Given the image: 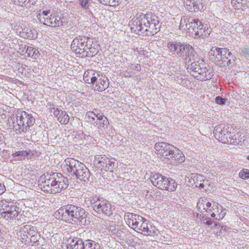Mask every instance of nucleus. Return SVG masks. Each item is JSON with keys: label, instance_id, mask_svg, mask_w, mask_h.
Returning <instances> with one entry per match:
<instances>
[{"label": "nucleus", "instance_id": "obj_8", "mask_svg": "<svg viewBox=\"0 0 249 249\" xmlns=\"http://www.w3.org/2000/svg\"><path fill=\"white\" fill-rule=\"evenodd\" d=\"M115 159H110L106 155H96L95 156L94 165L101 170L112 171L117 165Z\"/></svg>", "mask_w": 249, "mask_h": 249}, {"label": "nucleus", "instance_id": "obj_2", "mask_svg": "<svg viewBox=\"0 0 249 249\" xmlns=\"http://www.w3.org/2000/svg\"><path fill=\"white\" fill-rule=\"evenodd\" d=\"M88 213L82 208L74 205H67L61 207L55 213L56 218L66 222L85 225Z\"/></svg>", "mask_w": 249, "mask_h": 249}, {"label": "nucleus", "instance_id": "obj_51", "mask_svg": "<svg viewBox=\"0 0 249 249\" xmlns=\"http://www.w3.org/2000/svg\"><path fill=\"white\" fill-rule=\"evenodd\" d=\"M122 0H110L108 3L109 6H116L122 2Z\"/></svg>", "mask_w": 249, "mask_h": 249}, {"label": "nucleus", "instance_id": "obj_17", "mask_svg": "<svg viewBox=\"0 0 249 249\" xmlns=\"http://www.w3.org/2000/svg\"><path fill=\"white\" fill-rule=\"evenodd\" d=\"M188 178V182L190 185L201 188H204L206 186L204 184V177L200 175L192 173L189 175Z\"/></svg>", "mask_w": 249, "mask_h": 249}, {"label": "nucleus", "instance_id": "obj_44", "mask_svg": "<svg viewBox=\"0 0 249 249\" xmlns=\"http://www.w3.org/2000/svg\"><path fill=\"white\" fill-rule=\"evenodd\" d=\"M94 43H98L94 41L93 39L87 36V39L86 40V43L85 44V53L87 52V51H89L90 49H91V47L94 45L93 44H94Z\"/></svg>", "mask_w": 249, "mask_h": 249}, {"label": "nucleus", "instance_id": "obj_4", "mask_svg": "<svg viewBox=\"0 0 249 249\" xmlns=\"http://www.w3.org/2000/svg\"><path fill=\"white\" fill-rule=\"evenodd\" d=\"M150 179L152 184L160 189L174 191L177 187V183L174 180L163 176L159 173L151 175Z\"/></svg>", "mask_w": 249, "mask_h": 249}, {"label": "nucleus", "instance_id": "obj_63", "mask_svg": "<svg viewBox=\"0 0 249 249\" xmlns=\"http://www.w3.org/2000/svg\"><path fill=\"white\" fill-rule=\"evenodd\" d=\"M247 159L249 160V155L247 157Z\"/></svg>", "mask_w": 249, "mask_h": 249}, {"label": "nucleus", "instance_id": "obj_25", "mask_svg": "<svg viewBox=\"0 0 249 249\" xmlns=\"http://www.w3.org/2000/svg\"><path fill=\"white\" fill-rule=\"evenodd\" d=\"M212 203L209 202L207 198L201 197L198 199L197 203V207L199 212L201 213H211Z\"/></svg>", "mask_w": 249, "mask_h": 249}, {"label": "nucleus", "instance_id": "obj_28", "mask_svg": "<svg viewBox=\"0 0 249 249\" xmlns=\"http://www.w3.org/2000/svg\"><path fill=\"white\" fill-rule=\"evenodd\" d=\"M85 241L81 239H71L67 246V249H84Z\"/></svg>", "mask_w": 249, "mask_h": 249}, {"label": "nucleus", "instance_id": "obj_64", "mask_svg": "<svg viewBox=\"0 0 249 249\" xmlns=\"http://www.w3.org/2000/svg\"><path fill=\"white\" fill-rule=\"evenodd\" d=\"M26 45H25L24 47V49H26Z\"/></svg>", "mask_w": 249, "mask_h": 249}, {"label": "nucleus", "instance_id": "obj_1", "mask_svg": "<svg viewBox=\"0 0 249 249\" xmlns=\"http://www.w3.org/2000/svg\"><path fill=\"white\" fill-rule=\"evenodd\" d=\"M160 27L159 18L152 13H147L140 15L134 20L131 30L137 34L141 32L149 36L157 34Z\"/></svg>", "mask_w": 249, "mask_h": 249}, {"label": "nucleus", "instance_id": "obj_57", "mask_svg": "<svg viewBox=\"0 0 249 249\" xmlns=\"http://www.w3.org/2000/svg\"><path fill=\"white\" fill-rule=\"evenodd\" d=\"M5 191V188L4 185L0 183V195L3 194Z\"/></svg>", "mask_w": 249, "mask_h": 249}, {"label": "nucleus", "instance_id": "obj_48", "mask_svg": "<svg viewBox=\"0 0 249 249\" xmlns=\"http://www.w3.org/2000/svg\"><path fill=\"white\" fill-rule=\"evenodd\" d=\"M12 2L16 5L24 7L27 6V0H11Z\"/></svg>", "mask_w": 249, "mask_h": 249}, {"label": "nucleus", "instance_id": "obj_46", "mask_svg": "<svg viewBox=\"0 0 249 249\" xmlns=\"http://www.w3.org/2000/svg\"><path fill=\"white\" fill-rule=\"evenodd\" d=\"M159 233V231L156 229L155 227H152L151 225L149 224V228L148 230V233H147L146 235L154 236L155 235H157Z\"/></svg>", "mask_w": 249, "mask_h": 249}, {"label": "nucleus", "instance_id": "obj_62", "mask_svg": "<svg viewBox=\"0 0 249 249\" xmlns=\"http://www.w3.org/2000/svg\"><path fill=\"white\" fill-rule=\"evenodd\" d=\"M205 182H206V184L207 185V180H206V181L205 180L204 183H205Z\"/></svg>", "mask_w": 249, "mask_h": 249}, {"label": "nucleus", "instance_id": "obj_39", "mask_svg": "<svg viewBox=\"0 0 249 249\" xmlns=\"http://www.w3.org/2000/svg\"><path fill=\"white\" fill-rule=\"evenodd\" d=\"M57 120L61 124H67L69 121V117L66 112L61 111L60 115L58 116Z\"/></svg>", "mask_w": 249, "mask_h": 249}, {"label": "nucleus", "instance_id": "obj_38", "mask_svg": "<svg viewBox=\"0 0 249 249\" xmlns=\"http://www.w3.org/2000/svg\"><path fill=\"white\" fill-rule=\"evenodd\" d=\"M24 231H26V234H27L28 237L29 239L38 232L36 228L35 227L31 226L30 225H25L24 226Z\"/></svg>", "mask_w": 249, "mask_h": 249}, {"label": "nucleus", "instance_id": "obj_22", "mask_svg": "<svg viewBox=\"0 0 249 249\" xmlns=\"http://www.w3.org/2000/svg\"><path fill=\"white\" fill-rule=\"evenodd\" d=\"M183 2L186 9L191 12H197L203 8L202 3L195 0H183Z\"/></svg>", "mask_w": 249, "mask_h": 249}, {"label": "nucleus", "instance_id": "obj_36", "mask_svg": "<svg viewBox=\"0 0 249 249\" xmlns=\"http://www.w3.org/2000/svg\"><path fill=\"white\" fill-rule=\"evenodd\" d=\"M202 220H203L204 224H206L208 225H212L213 223H214V229H216L217 230H219L220 233L221 234L222 233V230H223L224 226L221 225L219 223H215L210 218L208 217L205 218L204 216H203Z\"/></svg>", "mask_w": 249, "mask_h": 249}, {"label": "nucleus", "instance_id": "obj_60", "mask_svg": "<svg viewBox=\"0 0 249 249\" xmlns=\"http://www.w3.org/2000/svg\"><path fill=\"white\" fill-rule=\"evenodd\" d=\"M3 142V137L2 136V134L0 133V145Z\"/></svg>", "mask_w": 249, "mask_h": 249}, {"label": "nucleus", "instance_id": "obj_33", "mask_svg": "<svg viewBox=\"0 0 249 249\" xmlns=\"http://www.w3.org/2000/svg\"><path fill=\"white\" fill-rule=\"evenodd\" d=\"M96 76L93 71H87L84 74L83 80L88 84H92L95 79Z\"/></svg>", "mask_w": 249, "mask_h": 249}, {"label": "nucleus", "instance_id": "obj_11", "mask_svg": "<svg viewBox=\"0 0 249 249\" xmlns=\"http://www.w3.org/2000/svg\"><path fill=\"white\" fill-rule=\"evenodd\" d=\"M154 147L156 154L166 162L167 158L169 157L173 150L176 149L172 145L164 142H156Z\"/></svg>", "mask_w": 249, "mask_h": 249}, {"label": "nucleus", "instance_id": "obj_47", "mask_svg": "<svg viewBox=\"0 0 249 249\" xmlns=\"http://www.w3.org/2000/svg\"><path fill=\"white\" fill-rule=\"evenodd\" d=\"M78 1L81 7L85 9H89L91 4L90 0H78Z\"/></svg>", "mask_w": 249, "mask_h": 249}, {"label": "nucleus", "instance_id": "obj_35", "mask_svg": "<svg viewBox=\"0 0 249 249\" xmlns=\"http://www.w3.org/2000/svg\"><path fill=\"white\" fill-rule=\"evenodd\" d=\"M89 51L85 53V56L92 57L96 55L101 49L99 43H94Z\"/></svg>", "mask_w": 249, "mask_h": 249}, {"label": "nucleus", "instance_id": "obj_6", "mask_svg": "<svg viewBox=\"0 0 249 249\" xmlns=\"http://www.w3.org/2000/svg\"><path fill=\"white\" fill-rule=\"evenodd\" d=\"M0 211H2L0 215L6 220L17 218L20 209L13 202L2 200L0 203Z\"/></svg>", "mask_w": 249, "mask_h": 249}, {"label": "nucleus", "instance_id": "obj_34", "mask_svg": "<svg viewBox=\"0 0 249 249\" xmlns=\"http://www.w3.org/2000/svg\"><path fill=\"white\" fill-rule=\"evenodd\" d=\"M146 220H142V222H141V225H138V227L134 229L136 231L138 232H140L144 235H146L147 233H148V230L149 228V224H148L146 222Z\"/></svg>", "mask_w": 249, "mask_h": 249}, {"label": "nucleus", "instance_id": "obj_26", "mask_svg": "<svg viewBox=\"0 0 249 249\" xmlns=\"http://www.w3.org/2000/svg\"><path fill=\"white\" fill-rule=\"evenodd\" d=\"M167 46L171 53L177 54L180 56L183 44L176 41L168 42Z\"/></svg>", "mask_w": 249, "mask_h": 249}, {"label": "nucleus", "instance_id": "obj_53", "mask_svg": "<svg viewBox=\"0 0 249 249\" xmlns=\"http://www.w3.org/2000/svg\"><path fill=\"white\" fill-rule=\"evenodd\" d=\"M215 102L219 105H224L226 103V100L220 96H217L215 98Z\"/></svg>", "mask_w": 249, "mask_h": 249}, {"label": "nucleus", "instance_id": "obj_20", "mask_svg": "<svg viewBox=\"0 0 249 249\" xmlns=\"http://www.w3.org/2000/svg\"><path fill=\"white\" fill-rule=\"evenodd\" d=\"M77 178L83 181L89 180L90 177V173L89 169L83 163L80 164V167L74 174Z\"/></svg>", "mask_w": 249, "mask_h": 249}, {"label": "nucleus", "instance_id": "obj_27", "mask_svg": "<svg viewBox=\"0 0 249 249\" xmlns=\"http://www.w3.org/2000/svg\"><path fill=\"white\" fill-rule=\"evenodd\" d=\"M64 18H61L60 17L56 16L52 18H50L49 19H47L45 21L46 22L45 24L52 26V27H59L64 25V22L63 21Z\"/></svg>", "mask_w": 249, "mask_h": 249}, {"label": "nucleus", "instance_id": "obj_55", "mask_svg": "<svg viewBox=\"0 0 249 249\" xmlns=\"http://www.w3.org/2000/svg\"><path fill=\"white\" fill-rule=\"evenodd\" d=\"M53 113L54 115L55 116V117L57 118V119H58V116H59L60 115V113H61V112L62 110L59 109L57 108H53Z\"/></svg>", "mask_w": 249, "mask_h": 249}, {"label": "nucleus", "instance_id": "obj_16", "mask_svg": "<svg viewBox=\"0 0 249 249\" xmlns=\"http://www.w3.org/2000/svg\"><path fill=\"white\" fill-rule=\"evenodd\" d=\"M124 219L129 227L135 229L142 220L145 219L142 216L133 213H127L124 215Z\"/></svg>", "mask_w": 249, "mask_h": 249}, {"label": "nucleus", "instance_id": "obj_50", "mask_svg": "<svg viewBox=\"0 0 249 249\" xmlns=\"http://www.w3.org/2000/svg\"><path fill=\"white\" fill-rule=\"evenodd\" d=\"M40 238V235L37 232L35 235H33L31 238L29 239V244L30 243H36L38 242Z\"/></svg>", "mask_w": 249, "mask_h": 249}, {"label": "nucleus", "instance_id": "obj_14", "mask_svg": "<svg viewBox=\"0 0 249 249\" xmlns=\"http://www.w3.org/2000/svg\"><path fill=\"white\" fill-rule=\"evenodd\" d=\"M203 62L202 59H200L197 56L193 59L189 58V59L186 62L188 71L191 73L192 76L198 77L199 76V75H198V70L203 66Z\"/></svg>", "mask_w": 249, "mask_h": 249}, {"label": "nucleus", "instance_id": "obj_29", "mask_svg": "<svg viewBox=\"0 0 249 249\" xmlns=\"http://www.w3.org/2000/svg\"><path fill=\"white\" fill-rule=\"evenodd\" d=\"M198 77H196L197 79L201 80H207L211 79L213 74L209 70L206 69V67L204 68L203 66L199 69L198 71Z\"/></svg>", "mask_w": 249, "mask_h": 249}, {"label": "nucleus", "instance_id": "obj_24", "mask_svg": "<svg viewBox=\"0 0 249 249\" xmlns=\"http://www.w3.org/2000/svg\"><path fill=\"white\" fill-rule=\"evenodd\" d=\"M196 53L193 48L188 44H183L182 48V52H181L180 56L186 57L185 58L186 62L188 61L189 58L193 59V58L197 56Z\"/></svg>", "mask_w": 249, "mask_h": 249}, {"label": "nucleus", "instance_id": "obj_32", "mask_svg": "<svg viewBox=\"0 0 249 249\" xmlns=\"http://www.w3.org/2000/svg\"><path fill=\"white\" fill-rule=\"evenodd\" d=\"M100 113L97 109H95L93 111H89L86 113V119L88 123L91 124H95L97 122L96 121L97 116H99Z\"/></svg>", "mask_w": 249, "mask_h": 249}, {"label": "nucleus", "instance_id": "obj_58", "mask_svg": "<svg viewBox=\"0 0 249 249\" xmlns=\"http://www.w3.org/2000/svg\"><path fill=\"white\" fill-rule=\"evenodd\" d=\"M108 231H110L112 233H115L116 232L115 228L113 225L110 226V227L108 228Z\"/></svg>", "mask_w": 249, "mask_h": 249}, {"label": "nucleus", "instance_id": "obj_52", "mask_svg": "<svg viewBox=\"0 0 249 249\" xmlns=\"http://www.w3.org/2000/svg\"><path fill=\"white\" fill-rule=\"evenodd\" d=\"M234 60H231V59H225L223 60V61L220 63V65H222L223 66H228L231 65L233 64Z\"/></svg>", "mask_w": 249, "mask_h": 249}, {"label": "nucleus", "instance_id": "obj_43", "mask_svg": "<svg viewBox=\"0 0 249 249\" xmlns=\"http://www.w3.org/2000/svg\"><path fill=\"white\" fill-rule=\"evenodd\" d=\"M26 53H27L28 57H33V56L36 55L38 53V51L31 46H27L26 48Z\"/></svg>", "mask_w": 249, "mask_h": 249}, {"label": "nucleus", "instance_id": "obj_23", "mask_svg": "<svg viewBox=\"0 0 249 249\" xmlns=\"http://www.w3.org/2000/svg\"><path fill=\"white\" fill-rule=\"evenodd\" d=\"M185 156L182 153H179L178 151L173 150L169 157L167 158L166 162L168 163L175 164L178 163H181L185 160Z\"/></svg>", "mask_w": 249, "mask_h": 249}, {"label": "nucleus", "instance_id": "obj_21", "mask_svg": "<svg viewBox=\"0 0 249 249\" xmlns=\"http://www.w3.org/2000/svg\"><path fill=\"white\" fill-rule=\"evenodd\" d=\"M67 165V170L71 175L73 176L83 163L73 158H68L64 161Z\"/></svg>", "mask_w": 249, "mask_h": 249}, {"label": "nucleus", "instance_id": "obj_18", "mask_svg": "<svg viewBox=\"0 0 249 249\" xmlns=\"http://www.w3.org/2000/svg\"><path fill=\"white\" fill-rule=\"evenodd\" d=\"M226 209H223L222 206L217 203L213 202L211 208V216L215 217L216 220L222 219L225 216Z\"/></svg>", "mask_w": 249, "mask_h": 249}, {"label": "nucleus", "instance_id": "obj_12", "mask_svg": "<svg viewBox=\"0 0 249 249\" xmlns=\"http://www.w3.org/2000/svg\"><path fill=\"white\" fill-rule=\"evenodd\" d=\"M87 36H79L74 38L71 43V50L79 56L84 57L85 54V44Z\"/></svg>", "mask_w": 249, "mask_h": 249}, {"label": "nucleus", "instance_id": "obj_59", "mask_svg": "<svg viewBox=\"0 0 249 249\" xmlns=\"http://www.w3.org/2000/svg\"><path fill=\"white\" fill-rule=\"evenodd\" d=\"M248 248L247 245H244V244H240L237 247L238 249H245V248L248 249Z\"/></svg>", "mask_w": 249, "mask_h": 249}, {"label": "nucleus", "instance_id": "obj_61", "mask_svg": "<svg viewBox=\"0 0 249 249\" xmlns=\"http://www.w3.org/2000/svg\"><path fill=\"white\" fill-rule=\"evenodd\" d=\"M49 13V11H43L42 12V14L44 16H47L48 13Z\"/></svg>", "mask_w": 249, "mask_h": 249}, {"label": "nucleus", "instance_id": "obj_42", "mask_svg": "<svg viewBox=\"0 0 249 249\" xmlns=\"http://www.w3.org/2000/svg\"><path fill=\"white\" fill-rule=\"evenodd\" d=\"M24 227L22 228L20 231H19V236H20L22 240V242L24 243L25 244H29V237H28L27 234L26 233V231H24Z\"/></svg>", "mask_w": 249, "mask_h": 249}, {"label": "nucleus", "instance_id": "obj_9", "mask_svg": "<svg viewBox=\"0 0 249 249\" xmlns=\"http://www.w3.org/2000/svg\"><path fill=\"white\" fill-rule=\"evenodd\" d=\"M91 206L95 211L99 213H103L110 216L112 214V208L111 204L107 200L97 198V200L92 199L91 201Z\"/></svg>", "mask_w": 249, "mask_h": 249}, {"label": "nucleus", "instance_id": "obj_5", "mask_svg": "<svg viewBox=\"0 0 249 249\" xmlns=\"http://www.w3.org/2000/svg\"><path fill=\"white\" fill-rule=\"evenodd\" d=\"M56 181L53 172H51L50 174L46 173L40 177L38 181L41 190L50 194L58 193L59 189H57Z\"/></svg>", "mask_w": 249, "mask_h": 249}, {"label": "nucleus", "instance_id": "obj_15", "mask_svg": "<svg viewBox=\"0 0 249 249\" xmlns=\"http://www.w3.org/2000/svg\"><path fill=\"white\" fill-rule=\"evenodd\" d=\"M96 77L93 82L92 89L95 91H103L108 87V80L107 77L100 76L96 73Z\"/></svg>", "mask_w": 249, "mask_h": 249}, {"label": "nucleus", "instance_id": "obj_40", "mask_svg": "<svg viewBox=\"0 0 249 249\" xmlns=\"http://www.w3.org/2000/svg\"><path fill=\"white\" fill-rule=\"evenodd\" d=\"M37 33L36 31L34 29H29L27 30L26 33V36L28 39H33L37 37Z\"/></svg>", "mask_w": 249, "mask_h": 249}, {"label": "nucleus", "instance_id": "obj_54", "mask_svg": "<svg viewBox=\"0 0 249 249\" xmlns=\"http://www.w3.org/2000/svg\"><path fill=\"white\" fill-rule=\"evenodd\" d=\"M130 69H131L132 70L140 71L141 70V66L139 64H131L130 66Z\"/></svg>", "mask_w": 249, "mask_h": 249}, {"label": "nucleus", "instance_id": "obj_30", "mask_svg": "<svg viewBox=\"0 0 249 249\" xmlns=\"http://www.w3.org/2000/svg\"><path fill=\"white\" fill-rule=\"evenodd\" d=\"M198 27V29L196 30L194 34L195 36L203 38L207 36L210 34V29L208 28L207 25L204 27L203 25L201 24V22H199Z\"/></svg>", "mask_w": 249, "mask_h": 249}, {"label": "nucleus", "instance_id": "obj_45", "mask_svg": "<svg viewBox=\"0 0 249 249\" xmlns=\"http://www.w3.org/2000/svg\"><path fill=\"white\" fill-rule=\"evenodd\" d=\"M239 176L240 178L243 179L249 178V170L247 169H243L239 173Z\"/></svg>", "mask_w": 249, "mask_h": 249}, {"label": "nucleus", "instance_id": "obj_37", "mask_svg": "<svg viewBox=\"0 0 249 249\" xmlns=\"http://www.w3.org/2000/svg\"><path fill=\"white\" fill-rule=\"evenodd\" d=\"M84 249H102L100 245L92 240H86L85 241Z\"/></svg>", "mask_w": 249, "mask_h": 249}, {"label": "nucleus", "instance_id": "obj_3", "mask_svg": "<svg viewBox=\"0 0 249 249\" xmlns=\"http://www.w3.org/2000/svg\"><path fill=\"white\" fill-rule=\"evenodd\" d=\"M16 121L17 123L14 124L16 133L29 134L30 127L35 124V119L31 114L22 111L17 114Z\"/></svg>", "mask_w": 249, "mask_h": 249}, {"label": "nucleus", "instance_id": "obj_31", "mask_svg": "<svg viewBox=\"0 0 249 249\" xmlns=\"http://www.w3.org/2000/svg\"><path fill=\"white\" fill-rule=\"evenodd\" d=\"M96 124L97 125V127L99 129L102 130L105 128V126H107L108 124V121L107 118L103 115L102 113H100L99 116H97Z\"/></svg>", "mask_w": 249, "mask_h": 249}, {"label": "nucleus", "instance_id": "obj_7", "mask_svg": "<svg viewBox=\"0 0 249 249\" xmlns=\"http://www.w3.org/2000/svg\"><path fill=\"white\" fill-rule=\"evenodd\" d=\"M232 128L228 124H220L216 126L214 129L215 138L222 143H232L231 130ZM232 142H234V141Z\"/></svg>", "mask_w": 249, "mask_h": 249}, {"label": "nucleus", "instance_id": "obj_19", "mask_svg": "<svg viewBox=\"0 0 249 249\" xmlns=\"http://www.w3.org/2000/svg\"><path fill=\"white\" fill-rule=\"evenodd\" d=\"M54 177L56 178V185L58 190V193L60 192L63 190L66 189L69 184V180L67 178L63 176L61 173L53 172Z\"/></svg>", "mask_w": 249, "mask_h": 249}, {"label": "nucleus", "instance_id": "obj_13", "mask_svg": "<svg viewBox=\"0 0 249 249\" xmlns=\"http://www.w3.org/2000/svg\"><path fill=\"white\" fill-rule=\"evenodd\" d=\"M209 55L215 57L214 60L220 65L223 60L228 59L231 55V52L226 48H217L213 47L209 52Z\"/></svg>", "mask_w": 249, "mask_h": 249}, {"label": "nucleus", "instance_id": "obj_56", "mask_svg": "<svg viewBox=\"0 0 249 249\" xmlns=\"http://www.w3.org/2000/svg\"><path fill=\"white\" fill-rule=\"evenodd\" d=\"M36 0H27V6H30L31 5H34L36 3Z\"/></svg>", "mask_w": 249, "mask_h": 249}, {"label": "nucleus", "instance_id": "obj_49", "mask_svg": "<svg viewBox=\"0 0 249 249\" xmlns=\"http://www.w3.org/2000/svg\"><path fill=\"white\" fill-rule=\"evenodd\" d=\"M29 152L27 150L18 151L13 153L12 156L14 157L18 156H26L29 154Z\"/></svg>", "mask_w": 249, "mask_h": 249}, {"label": "nucleus", "instance_id": "obj_10", "mask_svg": "<svg viewBox=\"0 0 249 249\" xmlns=\"http://www.w3.org/2000/svg\"><path fill=\"white\" fill-rule=\"evenodd\" d=\"M200 22L198 19L193 17H183L180 19L179 28L180 30L188 31L193 35L196 30L198 29Z\"/></svg>", "mask_w": 249, "mask_h": 249}, {"label": "nucleus", "instance_id": "obj_41", "mask_svg": "<svg viewBox=\"0 0 249 249\" xmlns=\"http://www.w3.org/2000/svg\"><path fill=\"white\" fill-rule=\"evenodd\" d=\"M231 4L235 9H239L242 6H245L246 3L243 0H231Z\"/></svg>", "mask_w": 249, "mask_h": 249}]
</instances>
